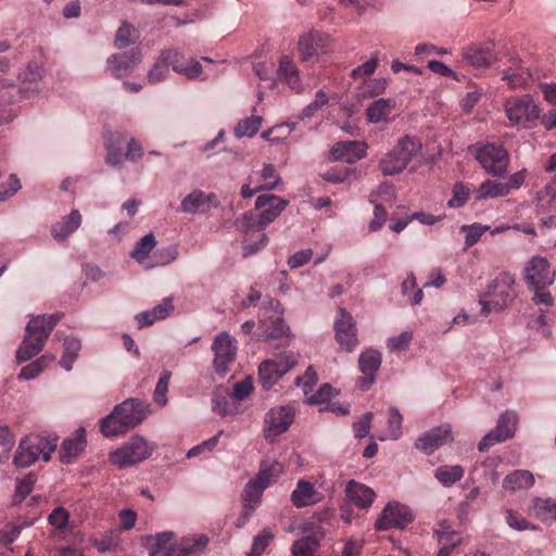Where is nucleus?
<instances>
[{"mask_svg": "<svg viewBox=\"0 0 556 556\" xmlns=\"http://www.w3.org/2000/svg\"><path fill=\"white\" fill-rule=\"evenodd\" d=\"M174 532L164 531L144 538L149 556H195L202 553L208 543L205 534L187 536L179 543L174 542Z\"/></svg>", "mask_w": 556, "mask_h": 556, "instance_id": "nucleus-1", "label": "nucleus"}, {"mask_svg": "<svg viewBox=\"0 0 556 556\" xmlns=\"http://www.w3.org/2000/svg\"><path fill=\"white\" fill-rule=\"evenodd\" d=\"M149 404L138 399H127L115 406L113 412L101 420L100 430L104 437H115L141 424L148 414Z\"/></svg>", "mask_w": 556, "mask_h": 556, "instance_id": "nucleus-2", "label": "nucleus"}, {"mask_svg": "<svg viewBox=\"0 0 556 556\" xmlns=\"http://www.w3.org/2000/svg\"><path fill=\"white\" fill-rule=\"evenodd\" d=\"M59 313L31 318L25 329V338L16 352L18 363L26 362L41 352L55 325L61 320Z\"/></svg>", "mask_w": 556, "mask_h": 556, "instance_id": "nucleus-3", "label": "nucleus"}, {"mask_svg": "<svg viewBox=\"0 0 556 556\" xmlns=\"http://www.w3.org/2000/svg\"><path fill=\"white\" fill-rule=\"evenodd\" d=\"M422 149L420 140L412 136L401 137L396 144L380 159L378 167L383 176L402 174Z\"/></svg>", "mask_w": 556, "mask_h": 556, "instance_id": "nucleus-4", "label": "nucleus"}, {"mask_svg": "<svg viewBox=\"0 0 556 556\" xmlns=\"http://www.w3.org/2000/svg\"><path fill=\"white\" fill-rule=\"evenodd\" d=\"M56 438H48L40 434L27 435L20 442L14 456V464L18 467H29L39 457H42L45 462H49L51 454L56 448Z\"/></svg>", "mask_w": 556, "mask_h": 556, "instance_id": "nucleus-5", "label": "nucleus"}, {"mask_svg": "<svg viewBox=\"0 0 556 556\" xmlns=\"http://www.w3.org/2000/svg\"><path fill=\"white\" fill-rule=\"evenodd\" d=\"M288 201L275 194H261L255 201V208L260 211L257 217L252 212L245 213L243 216L244 227L256 229L257 231L264 230L271 224L287 207Z\"/></svg>", "mask_w": 556, "mask_h": 556, "instance_id": "nucleus-6", "label": "nucleus"}, {"mask_svg": "<svg viewBox=\"0 0 556 556\" xmlns=\"http://www.w3.org/2000/svg\"><path fill=\"white\" fill-rule=\"evenodd\" d=\"M515 275L503 271L498 274L486 290V300L480 301L485 313L504 309L515 298Z\"/></svg>", "mask_w": 556, "mask_h": 556, "instance_id": "nucleus-7", "label": "nucleus"}, {"mask_svg": "<svg viewBox=\"0 0 556 556\" xmlns=\"http://www.w3.org/2000/svg\"><path fill=\"white\" fill-rule=\"evenodd\" d=\"M503 106L511 126H525L539 119L541 114L540 106L530 94L508 97Z\"/></svg>", "mask_w": 556, "mask_h": 556, "instance_id": "nucleus-8", "label": "nucleus"}, {"mask_svg": "<svg viewBox=\"0 0 556 556\" xmlns=\"http://www.w3.org/2000/svg\"><path fill=\"white\" fill-rule=\"evenodd\" d=\"M153 445L139 435L131 437L122 447L110 454V462L118 468L139 464L151 456Z\"/></svg>", "mask_w": 556, "mask_h": 556, "instance_id": "nucleus-9", "label": "nucleus"}, {"mask_svg": "<svg viewBox=\"0 0 556 556\" xmlns=\"http://www.w3.org/2000/svg\"><path fill=\"white\" fill-rule=\"evenodd\" d=\"M475 156L488 174L503 177L507 173L510 157L502 146L486 143L476 150Z\"/></svg>", "mask_w": 556, "mask_h": 556, "instance_id": "nucleus-10", "label": "nucleus"}, {"mask_svg": "<svg viewBox=\"0 0 556 556\" xmlns=\"http://www.w3.org/2000/svg\"><path fill=\"white\" fill-rule=\"evenodd\" d=\"M212 351L214 352L213 367L219 376L224 377L236 359V340L227 332H222L215 338Z\"/></svg>", "mask_w": 556, "mask_h": 556, "instance_id": "nucleus-11", "label": "nucleus"}, {"mask_svg": "<svg viewBox=\"0 0 556 556\" xmlns=\"http://www.w3.org/2000/svg\"><path fill=\"white\" fill-rule=\"evenodd\" d=\"M296 361L294 355H280L276 359H266L258 367V381L264 389L271 388L287 374Z\"/></svg>", "mask_w": 556, "mask_h": 556, "instance_id": "nucleus-12", "label": "nucleus"}, {"mask_svg": "<svg viewBox=\"0 0 556 556\" xmlns=\"http://www.w3.org/2000/svg\"><path fill=\"white\" fill-rule=\"evenodd\" d=\"M414 520V514L406 505L393 502L387 504L380 517L375 522V528L379 531L391 528L404 529Z\"/></svg>", "mask_w": 556, "mask_h": 556, "instance_id": "nucleus-13", "label": "nucleus"}, {"mask_svg": "<svg viewBox=\"0 0 556 556\" xmlns=\"http://www.w3.org/2000/svg\"><path fill=\"white\" fill-rule=\"evenodd\" d=\"M523 277L530 288H546L554 283L556 273H552L545 257L535 255L525 266Z\"/></svg>", "mask_w": 556, "mask_h": 556, "instance_id": "nucleus-14", "label": "nucleus"}, {"mask_svg": "<svg viewBox=\"0 0 556 556\" xmlns=\"http://www.w3.org/2000/svg\"><path fill=\"white\" fill-rule=\"evenodd\" d=\"M518 416L515 413H503L500 416L495 428L488 432L479 442V451L484 452L492 445L510 439L515 434Z\"/></svg>", "mask_w": 556, "mask_h": 556, "instance_id": "nucleus-15", "label": "nucleus"}, {"mask_svg": "<svg viewBox=\"0 0 556 556\" xmlns=\"http://www.w3.org/2000/svg\"><path fill=\"white\" fill-rule=\"evenodd\" d=\"M381 362V353L374 349H368L359 355L358 368L363 376L356 381V386L361 390L366 391L374 384Z\"/></svg>", "mask_w": 556, "mask_h": 556, "instance_id": "nucleus-16", "label": "nucleus"}, {"mask_svg": "<svg viewBox=\"0 0 556 556\" xmlns=\"http://www.w3.org/2000/svg\"><path fill=\"white\" fill-rule=\"evenodd\" d=\"M294 418V409L289 406L273 407L265 416L266 438L277 437L286 432Z\"/></svg>", "mask_w": 556, "mask_h": 556, "instance_id": "nucleus-17", "label": "nucleus"}, {"mask_svg": "<svg viewBox=\"0 0 556 556\" xmlns=\"http://www.w3.org/2000/svg\"><path fill=\"white\" fill-rule=\"evenodd\" d=\"M141 60V50L132 48L129 51L111 55L108 59V66L112 71V76L122 78L129 75Z\"/></svg>", "mask_w": 556, "mask_h": 556, "instance_id": "nucleus-18", "label": "nucleus"}, {"mask_svg": "<svg viewBox=\"0 0 556 556\" xmlns=\"http://www.w3.org/2000/svg\"><path fill=\"white\" fill-rule=\"evenodd\" d=\"M162 60L170 63L174 72L194 79L202 73V65L194 59L185 60L176 49L162 50Z\"/></svg>", "mask_w": 556, "mask_h": 556, "instance_id": "nucleus-19", "label": "nucleus"}, {"mask_svg": "<svg viewBox=\"0 0 556 556\" xmlns=\"http://www.w3.org/2000/svg\"><path fill=\"white\" fill-rule=\"evenodd\" d=\"M162 60L170 63L174 72L194 79L202 73V65L194 59L185 60L176 49L162 50Z\"/></svg>", "mask_w": 556, "mask_h": 556, "instance_id": "nucleus-20", "label": "nucleus"}, {"mask_svg": "<svg viewBox=\"0 0 556 556\" xmlns=\"http://www.w3.org/2000/svg\"><path fill=\"white\" fill-rule=\"evenodd\" d=\"M463 59L473 67H489L496 61L493 42L471 43L463 51Z\"/></svg>", "mask_w": 556, "mask_h": 556, "instance_id": "nucleus-21", "label": "nucleus"}, {"mask_svg": "<svg viewBox=\"0 0 556 556\" xmlns=\"http://www.w3.org/2000/svg\"><path fill=\"white\" fill-rule=\"evenodd\" d=\"M330 45V36L320 31H309L299 40V52L304 61L325 53Z\"/></svg>", "mask_w": 556, "mask_h": 556, "instance_id": "nucleus-22", "label": "nucleus"}, {"mask_svg": "<svg viewBox=\"0 0 556 556\" xmlns=\"http://www.w3.org/2000/svg\"><path fill=\"white\" fill-rule=\"evenodd\" d=\"M451 426L442 425L426 432L416 440L415 446L427 455L432 454L451 440Z\"/></svg>", "mask_w": 556, "mask_h": 556, "instance_id": "nucleus-23", "label": "nucleus"}, {"mask_svg": "<svg viewBox=\"0 0 556 556\" xmlns=\"http://www.w3.org/2000/svg\"><path fill=\"white\" fill-rule=\"evenodd\" d=\"M533 203L536 213L540 215L556 213V175L543 188L536 191Z\"/></svg>", "mask_w": 556, "mask_h": 556, "instance_id": "nucleus-24", "label": "nucleus"}, {"mask_svg": "<svg viewBox=\"0 0 556 556\" xmlns=\"http://www.w3.org/2000/svg\"><path fill=\"white\" fill-rule=\"evenodd\" d=\"M321 500V493L311 482L305 480H299L291 493V502L298 508L315 505Z\"/></svg>", "mask_w": 556, "mask_h": 556, "instance_id": "nucleus-25", "label": "nucleus"}, {"mask_svg": "<svg viewBox=\"0 0 556 556\" xmlns=\"http://www.w3.org/2000/svg\"><path fill=\"white\" fill-rule=\"evenodd\" d=\"M86 446V431L80 428L75 431L73 437L67 438L63 441L60 450V457L62 463L71 464Z\"/></svg>", "mask_w": 556, "mask_h": 556, "instance_id": "nucleus-26", "label": "nucleus"}, {"mask_svg": "<svg viewBox=\"0 0 556 556\" xmlns=\"http://www.w3.org/2000/svg\"><path fill=\"white\" fill-rule=\"evenodd\" d=\"M34 522L35 519L18 517L14 521L4 523L3 527L0 528V544L12 551L11 544L17 540L22 530L31 527Z\"/></svg>", "mask_w": 556, "mask_h": 556, "instance_id": "nucleus-27", "label": "nucleus"}, {"mask_svg": "<svg viewBox=\"0 0 556 556\" xmlns=\"http://www.w3.org/2000/svg\"><path fill=\"white\" fill-rule=\"evenodd\" d=\"M395 106V101L391 99L380 98L375 100L366 110L367 118L372 124L388 123L392 119Z\"/></svg>", "mask_w": 556, "mask_h": 556, "instance_id": "nucleus-28", "label": "nucleus"}, {"mask_svg": "<svg viewBox=\"0 0 556 556\" xmlns=\"http://www.w3.org/2000/svg\"><path fill=\"white\" fill-rule=\"evenodd\" d=\"M237 403L225 388H217L212 395V409L222 417L237 413Z\"/></svg>", "mask_w": 556, "mask_h": 556, "instance_id": "nucleus-29", "label": "nucleus"}, {"mask_svg": "<svg viewBox=\"0 0 556 556\" xmlns=\"http://www.w3.org/2000/svg\"><path fill=\"white\" fill-rule=\"evenodd\" d=\"M81 224V214L78 210H73L70 215L62 218L61 222L52 225L51 233L58 241L65 240L71 233L76 231Z\"/></svg>", "mask_w": 556, "mask_h": 556, "instance_id": "nucleus-30", "label": "nucleus"}, {"mask_svg": "<svg viewBox=\"0 0 556 556\" xmlns=\"http://www.w3.org/2000/svg\"><path fill=\"white\" fill-rule=\"evenodd\" d=\"M126 139L123 135L112 134L106 142V163L114 167H121L124 164L125 153L124 147Z\"/></svg>", "mask_w": 556, "mask_h": 556, "instance_id": "nucleus-31", "label": "nucleus"}, {"mask_svg": "<svg viewBox=\"0 0 556 556\" xmlns=\"http://www.w3.org/2000/svg\"><path fill=\"white\" fill-rule=\"evenodd\" d=\"M376 497L372 489L362 483L350 480V505L361 509H367L371 506Z\"/></svg>", "mask_w": 556, "mask_h": 556, "instance_id": "nucleus-32", "label": "nucleus"}, {"mask_svg": "<svg viewBox=\"0 0 556 556\" xmlns=\"http://www.w3.org/2000/svg\"><path fill=\"white\" fill-rule=\"evenodd\" d=\"M509 194V188L505 181L486 179L475 191L477 201H485L489 199L504 198Z\"/></svg>", "mask_w": 556, "mask_h": 556, "instance_id": "nucleus-33", "label": "nucleus"}, {"mask_svg": "<svg viewBox=\"0 0 556 556\" xmlns=\"http://www.w3.org/2000/svg\"><path fill=\"white\" fill-rule=\"evenodd\" d=\"M534 484V477L528 470H514L503 480V488L509 492L530 489Z\"/></svg>", "mask_w": 556, "mask_h": 556, "instance_id": "nucleus-34", "label": "nucleus"}, {"mask_svg": "<svg viewBox=\"0 0 556 556\" xmlns=\"http://www.w3.org/2000/svg\"><path fill=\"white\" fill-rule=\"evenodd\" d=\"M530 510L543 522L556 520V500L535 497L531 501Z\"/></svg>", "mask_w": 556, "mask_h": 556, "instance_id": "nucleus-35", "label": "nucleus"}, {"mask_svg": "<svg viewBox=\"0 0 556 556\" xmlns=\"http://www.w3.org/2000/svg\"><path fill=\"white\" fill-rule=\"evenodd\" d=\"M42 71L37 62H29L26 68L18 74L22 87L28 90V96L39 91V80L41 79Z\"/></svg>", "mask_w": 556, "mask_h": 556, "instance_id": "nucleus-36", "label": "nucleus"}, {"mask_svg": "<svg viewBox=\"0 0 556 556\" xmlns=\"http://www.w3.org/2000/svg\"><path fill=\"white\" fill-rule=\"evenodd\" d=\"M28 90L20 85L7 83L0 79V105H8L28 98Z\"/></svg>", "mask_w": 556, "mask_h": 556, "instance_id": "nucleus-37", "label": "nucleus"}, {"mask_svg": "<svg viewBox=\"0 0 556 556\" xmlns=\"http://www.w3.org/2000/svg\"><path fill=\"white\" fill-rule=\"evenodd\" d=\"M434 534L437 535L438 542L441 546L450 547L451 549L460 545L463 542L462 534L452 530L446 520H442L438 523Z\"/></svg>", "mask_w": 556, "mask_h": 556, "instance_id": "nucleus-38", "label": "nucleus"}, {"mask_svg": "<svg viewBox=\"0 0 556 556\" xmlns=\"http://www.w3.org/2000/svg\"><path fill=\"white\" fill-rule=\"evenodd\" d=\"M434 477L444 486H451L464 477V468L459 465L440 466L434 471Z\"/></svg>", "mask_w": 556, "mask_h": 556, "instance_id": "nucleus-39", "label": "nucleus"}, {"mask_svg": "<svg viewBox=\"0 0 556 556\" xmlns=\"http://www.w3.org/2000/svg\"><path fill=\"white\" fill-rule=\"evenodd\" d=\"M263 488L255 480L248 482L243 492V507H247V514H252L261 501Z\"/></svg>", "mask_w": 556, "mask_h": 556, "instance_id": "nucleus-40", "label": "nucleus"}, {"mask_svg": "<svg viewBox=\"0 0 556 556\" xmlns=\"http://www.w3.org/2000/svg\"><path fill=\"white\" fill-rule=\"evenodd\" d=\"M208 200L210 195H206L201 190H194L184 198L180 204V211L188 214H194L199 212Z\"/></svg>", "mask_w": 556, "mask_h": 556, "instance_id": "nucleus-41", "label": "nucleus"}, {"mask_svg": "<svg viewBox=\"0 0 556 556\" xmlns=\"http://www.w3.org/2000/svg\"><path fill=\"white\" fill-rule=\"evenodd\" d=\"M63 346L64 351L60 359V365L68 371L73 368V364L78 356L81 344L80 341L76 338H66L64 340Z\"/></svg>", "mask_w": 556, "mask_h": 556, "instance_id": "nucleus-42", "label": "nucleus"}, {"mask_svg": "<svg viewBox=\"0 0 556 556\" xmlns=\"http://www.w3.org/2000/svg\"><path fill=\"white\" fill-rule=\"evenodd\" d=\"M282 472V466L277 463H270V464H262L260 472L257 473L256 478L254 479L257 484H261L263 488H268L276 478Z\"/></svg>", "mask_w": 556, "mask_h": 556, "instance_id": "nucleus-43", "label": "nucleus"}, {"mask_svg": "<svg viewBox=\"0 0 556 556\" xmlns=\"http://www.w3.org/2000/svg\"><path fill=\"white\" fill-rule=\"evenodd\" d=\"M402 424L403 416L397 408L391 407L389 409L388 432L384 435H380L379 440H397L402 434Z\"/></svg>", "mask_w": 556, "mask_h": 556, "instance_id": "nucleus-44", "label": "nucleus"}, {"mask_svg": "<svg viewBox=\"0 0 556 556\" xmlns=\"http://www.w3.org/2000/svg\"><path fill=\"white\" fill-rule=\"evenodd\" d=\"M502 79L510 90L525 88L529 83V73L523 70L507 68L503 71Z\"/></svg>", "mask_w": 556, "mask_h": 556, "instance_id": "nucleus-45", "label": "nucleus"}, {"mask_svg": "<svg viewBox=\"0 0 556 556\" xmlns=\"http://www.w3.org/2000/svg\"><path fill=\"white\" fill-rule=\"evenodd\" d=\"M53 361L54 356H41L37 361L24 366L18 374V379L30 380L36 378L40 372L43 371L45 367Z\"/></svg>", "mask_w": 556, "mask_h": 556, "instance_id": "nucleus-46", "label": "nucleus"}, {"mask_svg": "<svg viewBox=\"0 0 556 556\" xmlns=\"http://www.w3.org/2000/svg\"><path fill=\"white\" fill-rule=\"evenodd\" d=\"M262 124L261 116H251L241 119L235 127V136L237 138L253 137L260 129Z\"/></svg>", "mask_w": 556, "mask_h": 556, "instance_id": "nucleus-47", "label": "nucleus"}, {"mask_svg": "<svg viewBox=\"0 0 556 556\" xmlns=\"http://www.w3.org/2000/svg\"><path fill=\"white\" fill-rule=\"evenodd\" d=\"M136 33L137 30L132 25L127 22H123L115 35V47L117 49H124L134 43L137 39Z\"/></svg>", "mask_w": 556, "mask_h": 556, "instance_id": "nucleus-48", "label": "nucleus"}, {"mask_svg": "<svg viewBox=\"0 0 556 556\" xmlns=\"http://www.w3.org/2000/svg\"><path fill=\"white\" fill-rule=\"evenodd\" d=\"M340 316L334 320L336 341L342 350H348V319L345 307L339 306Z\"/></svg>", "mask_w": 556, "mask_h": 556, "instance_id": "nucleus-49", "label": "nucleus"}, {"mask_svg": "<svg viewBox=\"0 0 556 556\" xmlns=\"http://www.w3.org/2000/svg\"><path fill=\"white\" fill-rule=\"evenodd\" d=\"M156 244V240L153 233H148L136 244L135 249L130 253L131 257L139 263H142L149 253L153 250Z\"/></svg>", "mask_w": 556, "mask_h": 556, "instance_id": "nucleus-50", "label": "nucleus"}, {"mask_svg": "<svg viewBox=\"0 0 556 556\" xmlns=\"http://www.w3.org/2000/svg\"><path fill=\"white\" fill-rule=\"evenodd\" d=\"M470 197V188L463 181L454 184L452 189V198L447 202V206L451 208H458L464 206Z\"/></svg>", "mask_w": 556, "mask_h": 556, "instance_id": "nucleus-51", "label": "nucleus"}, {"mask_svg": "<svg viewBox=\"0 0 556 556\" xmlns=\"http://www.w3.org/2000/svg\"><path fill=\"white\" fill-rule=\"evenodd\" d=\"M318 541L313 536H304L292 545L293 556H314L318 548Z\"/></svg>", "mask_w": 556, "mask_h": 556, "instance_id": "nucleus-52", "label": "nucleus"}, {"mask_svg": "<svg viewBox=\"0 0 556 556\" xmlns=\"http://www.w3.org/2000/svg\"><path fill=\"white\" fill-rule=\"evenodd\" d=\"M417 282L416 278L413 274L407 275V277L402 282V293L405 296H408L412 292L413 295L408 299V302L415 306L421 303L424 299V292L421 289H416Z\"/></svg>", "mask_w": 556, "mask_h": 556, "instance_id": "nucleus-53", "label": "nucleus"}, {"mask_svg": "<svg viewBox=\"0 0 556 556\" xmlns=\"http://www.w3.org/2000/svg\"><path fill=\"white\" fill-rule=\"evenodd\" d=\"M169 66L170 63L163 61L161 53L157 61L155 62V64L148 74V81L150 84H157L160 81H163L169 73Z\"/></svg>", "mask_w": 556, "mask_h": 556, "instance_id": "nucleus-54", "label": "nucleus"}, {"mask_svg": "<svg viewBox=\"0 0 556 556\" xmlns=\"http://www.w3.org/2000/svg\"><path fill=\"white\" fill-rule=\"evenodd\" d=\"M388 81L386 78L366 79L362 85L363 97H374L384 92Z\"/></svg>", "mask_w": 556, "mask_h": 556, "instance_id": "nucleus-55", "label": "nucleus"}, {"mask_svg": "<svg viewBox=\"0 0 556 556\" xmlns=\"http://www.w3.org/2000/svg\"><path fill=\"white\" fill-rule=\"evenodd\" d=\"M489 226H481L479 224L462 226V231L466 233L465 243L467 248L475 245L481 236L489 230Z\"/></svg>", "mask_w": 556, "mask_h": 556, "instance_id": "nucleus-56", "label": "nucleus"}, {"mask_svg": "<svg viewBox=\"0 0 556 556\" xmlns=\"http://www.w3.org/2000/svg\"><path fill=\"white\" fill-rule=\"evenodd\" d=\"M261 178L264 181L261 185V187L264 190H274L278 186V184L280 181V178L277 175L274 165H271V164H265L264 165V167H263V169L261 172Z\"/></svg>", "mask_w": 556, "mask_h": 556, "instance_id": "nucleus-57", "label": "nucleus"}, {"mask_svg": "<svg viewBox=\"0 0 556 556\" xmlns=\"http://www.w3.org/2000/svg\"><path fill=\"white\" fill-rule=\"evenodd\" d=\"M274 535L268 530H263L260 534L254 538L252 549L249 556H262Z\"/></svg>", "mask_w": 556, "mask_h": 556, "instance_id": "nucleus-58", "label": "nucleus"}, {"mask_svg": "<svg viewBox=\"0 0 556 556\" xmlns=\"http://www.w3.org/2000/svg\"><path fill=\"white\" fill-rule=\"evenodd\" d=\"M35 481V476L33 473H28L17 482L14 504L22 502L33 491Z\"/></svg>", "mask_w": 556, "mask_h": 556, "instance_id": "nucleus-59", "label": "nucleus"}, {"mask_svg": "<svg viewBox=\"0 0 556 556\" xmlns=\"http://www.w3.org/2000/svg\"><path fill=\"white\" fill-rule=\"evenodd\" d=\"M169 379H170V372L164 371L161 375V377L157 381V384L155 387L154 401L161 406L165 405L167 402L166 393L168 390Z\"/></svg>", "mask_w": 556, "mask_h": 556, "instance_id": "nucleus-60", "label": "nucleus"}, {"mask_svg": "<svg viewBox=\"0 0 556 556\" xmlns=\"http://www.w3.org/2000/svg\"><path fill=\"white\" fill-rule=\"evenodd\" d=\"M507 525L517 531L536 530V527L527 521L526 518L518 516L514 510L506 511Z\"/></svg>", "mask_w": 556, "mask_h": 556, "instance_id": "nucleus-61", "label": "nucleus"}, {"mask_svg": "<svg viewBox=\"0 0 556 556\" xmlns=\"http://www.w3.org/2000/svg\"><path fill=\"white\" fill-rule=\"evenodd\" d=\"M413 339V332L404 331L399 336H394L388 339L387 345L391 351H403L406 350Z\"/></svg>", "mask_w": 556, "mask_h": 556, "instance_id": "nucleus-62", "label": "nucleus"}, {"mask_svg": "<svg viewBox=\"0 0 556 556\" xmlns=\"http://www.w3.org/2000/svg\"><path fill=\"white\" fill-rule=\"evenodd\" d=\"M298 73H299V70L290 56L283 55L280 58L279 67H278V77L282 81L287 80L289 78V76H294Z\"/></svg>", "mask_w": 556, "mask_h": 556, "instance_id": "nucleus-63", "label": "nucleus"}, {"mask_svg": "<svg viewBox=\"0 0 556 556\" xmlns=\"http://www.w3.org/2000/svg\"><path fill=\"white\" fill-rule=\"evenodd\" d=\"M253 391V382L251 378H245L235 383L231 397L235 401H241L248 397Z\"/></svg>", "mask_w": 556, "mask_h": 556, "instance_id": "nucleus-64", "label": "nucleus"}]
</instances>
